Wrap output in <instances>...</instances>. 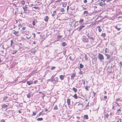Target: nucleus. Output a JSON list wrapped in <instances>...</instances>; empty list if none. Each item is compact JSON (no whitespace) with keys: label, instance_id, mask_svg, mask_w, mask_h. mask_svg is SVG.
Segmentation results:
<instances>
[{"label":"nucleus","instance_id":"1","mask_svg":"<svg viewBox=\"0 0 122 122\" xmlns=\"http://www.w3.org/2000/svg\"><path fill=\"white\" fill-rule=\"evenodd\" d=\"M98 58L100 60H101L104 59V57L103 55L99 53L98 56Z\"/></svg>","mask_w":122,"mask_h":122},{"label":"nucleus","instance_id":"2","mask_svg":"<svg viewBox=\"0 0 122 122\" xmlns=\"http://www.w3.org/2000/svg\"><path fill=\"white\" fill-rule=\"evenodd\" d=\"M82 41L84 43H87L89 42L88 39L86 38L85 37H84L82 38Z\"/></svg>","mask_w":122,"mask_h":122},{"label":"nucleus","instance_id":"3","mask_svg":"<svg viewBox=\"0 0 122 122\" xmlns=\"http://www.w3.org/2000/svg\"><path fill=\"white\" fill-rule=\"evenodd\" d=\"M22 7L23 10L25 11H24L23 13H26L25 11L27 10V7H26V5H25V6H23Z\"/></svg>","mask_w":122,"mask_h":122},{"label":"nucleus","instance_id":"4","mask_svg":"<svg viewBox=\"0 0 122 122\" xmlns=\"http://www.w3.org/2000/svg\"><path fill=\"white\" fill-rule=\"evenodd\" d=\"M33 83L32 81H27V83L29 85H30L32 84Z\"/></svg>","mask_w":122,"mask_h":122},{"label":"nucleus","instance_id":"5","mask_svg":"<svg viewBox=\"0 0 122 122\" xmlns=\"http://www.w3.org/2000/svg\"><path fill=\"white\" fill-rule=\"evenodd\" d=\"M67 103L68 106L70 105V99L68 98L67 100Z\"/></svg>","mask_w":122,"mask_h":122},{"label":"nucleus","instance_id":"6","mask_svg":"<svg viewBox=\"0 0 122 122\" xmlns=\"http://www.w3.org/2000/svg\"><path fill=\"white\" fill-rule=\"evenodd\" d=\"M78 106H81V107H80V108H82L83 107V105L82 103H79L78 104Z\"/></svg>","mask_w":122,"mask_h":122},{"label":"nucleus","instance_id":"7","mask_svg":"<svg viewBox=\"0 0 122 122\" xmlns=\"http://www.w3.org/2000/svg\"><path fill=\"white\" fill-rule=\"evenodd\" d=\"M8 107V105H6L5 104H4L2 106V108L5 109L7 108Z\"/></svg>","mask_w":122,"mask_h":122},{"label":"nucleus","instance_id":"8","mask_svg":"<svg viewBox=\"0 0 122 122\" xmlns=\"http://www.w3.org/2000/svg\"><path fill=\"white\" fill-rule=\"evenodd\" d=\"M85 25H82V26H80V27H79V30L80 31V30H82L83 27H85Z\"/></svg>","mask_w":122,"mask_h":122},{"label":"nucleus","instance_id":"9","mask_svg":"<svg viewBox=\"0 0 122 122\" xmlns=\"http://www.w3.org/2000/svg\"><path fill=\"white\" fill-rule=\"evenodd\" d=\"M64 76L62 75H61L60 76V79L62 80L64 79Z\"/></svg>","mask_w":122,"mask_h":122},{"label":"nucleus","instance_id":"10","mask_svg":"<svg viewBox=\"0 0 122 122\" xmlns=\"http://www.w3.org/2000/svg\"><path fill=\"white\" fill-rule=\"evenodd\" d=\"M105 55L107 57V59H108L110 58V55H108V54H105Z\"/></svg>","mask_w":122,"mask_h":122},{"label":"nucleus","instance_id":"11","mask_svg":"<svg viewBox=\"0 0 122 122\" xmlns=\"http://www.w3.org/2000/svg\"><path fill=\"white\" fill-rule=\"evenodd\" d=\"M48 17L47 16L44 19V20L46 22H47L48 20Z\"/></svg>","mask_w":122,"mask_h":122},{"label":"nucleus","instance_id":"12","mask_svg":"<svg viewBox=\"0 0 122 122\" xmlns=\"http://www.w3.org/2000/svg\"><path fill=\"white\" fill-rule=\"evenodd\" d=\"M97 28L98 29V30L99 32H101L102 31V29H101L100 27L99 26H98L97 27Z\"/></svg>","mask_w":122,"mask_h":122},{"label":"nucleus","instance_id":"13","mask_svg":"<svg viewBox=\"0 0 122 122\" xmlns=\"http://www.w3.org/2000/svg\"><path fill=\"white\" fill-rule=\"evenodd\" d=\"M21 3L23 5L25 4V2L24 0H22L21 1Z\"/></svg>","mask_w":122,"mask_h":122},{"label":"nucleus","instance_id":"14","mask_svg":"<svg viewBox=\"0 0 122 122\" xmlns=\"http://www.w3.org/2000/svg\"><path fill=\"white\" fill-rule=\"evenodd\" d=\"M30 51L31 53H35L36 52V51H35V50L34 49H32Z\"/></svg>","mask_w":122,"mask_h":122},{"label":"nucleus","instance_id":"15","mask_svg":"<svg viewBox=\"0 0 122 122\" xmlns=\"http://www.w3.org/2000/svg\"><path fill=\"white\" fill-rule=\"evenodd\" d=\"M75 75H76L75 74H72L71 76V78H72V79H73V78L75 76Z\"/></svg>","mask_w":122,"mask_h":122},{"label":"nucleus","instance_id":"16","mask_svg":"<svg viewBox=\"0 0 122 122\" xmlns=\"http://www.w3.org/2000/svg\"><path fill=\"white\" fill-rule=\"evenodd\" d=\"M57 79V77L55 78L53 80V81H54L55 82H56L58 81Z\"/></svg>","mask_w":122,"mask_h":122},{"label":"nucleus","instance_id":"17","mask_svg":"<svg viewBox=\"0 0 122 122\" xmlns=\"http://www.w3.org/2000/svg\"><path fill=\"white\" fill-rule=\"evenodd\" d=\"M14 31V32H13V34L15 35H16L17 34H18V31H15V30H13Z\"/></svg>","mask_w":122,"mask_h":122},{"label":"nucleus","instance_id":"18","mask_svg":"<svg viewBox=\"0 0 122 122\" xmlns=\"http://www.w3.org/2000/svg\"><path fill=\"white\" fill-rule=\"evenodd\" d=\"M84 21V20L83 19H82L81 20L79 21V23L81 24Z\"/></svg>","mask_w":122,"mask_h":122},{"label":"nucleus","instance_id":"19","mask_svg":"<svg viewBox=\"0 0 122 122\" xmlns=\"http://www.w3.org/2000/svg\"><path fill=\"white\" fill-rule=\"evenodd\" d=\"M37 120L38 121H40L42 120L43 119L42 118H37Z\"/></svg>","mask_w":122,"mask_h":122},{"label":"nucleus","instance_id":"20","mask_svg":"<svg viewBox=\"0 0 122 122\" xmlns=\"http://www.w3.org/2000/svg\"><path fill=\"white\" fill-rule=\"evenodd\" d=\"M72 89L75 92H76L77 91V89H76L75 88V87L73 88Z\"/></svg>","mask_w":122,"mask_h":122},{"label":"nucleus","instance_id":"21","mask_svg":"<svg viewBox=\"0 0 122 122\" xmlns=\"http://www.w3.org/2000/svg\"><path fill=\"white\" fill-rule=\"evenodd\" d=\"M89 86H86L85 87V89L87 91H88L89 90L88 88H89Z\"/></svg>","mask_w":122,"mask_h":122},{"label":"nucleus","instance_id":"22","mask_svg":"<svg viewBox=\"0 0 122 122\" xmlns=\"http://www.w3.org/2000/svg\"><path fill=\"white\" fill-rule=\"evenodd\" d=\"M84 117L86 119H88V115H85Z\"/></svg>","mask_w":122,"mask_h":122},{"label":"nucleus","instance_id":"23","mask_svg":"<svg viewBox=\"0 0 122 122\" xmlns=\"http://www.w3.org/2000/svg\"><path fill=\"white\" fill-rule=\"evenodd\" d=\"M106 34L105 33H102V34L101 36L103 37H105L106 36Z\"/></svg>","mask_w":122,"mask_h":122},{"label":"nucleus","instance_id":"24","mask_svg":"<svg viewBox=\"0 0 122 122\" xmlns=\"http://www.w3.org/2000/svg\"><path fill=\"white\" fill-rule=\"evenodd\" d=\"M73 97L76 99L77 98V97L76 94L74 95L73 96Z\"/></svg>","mask_w":122,"mask_h":122},{"label":"nucleus","instance_id":"25","mask_svg":"<svg viewBox=\"0 0 122 122\" xmlns=\"http://www.w3.org/2000/svg\"><path fill=\"white\" fill-rule=\"evenodd\" d=\"M116 101H119L120 102H122V100H121L120 98L116 99Z\"/></svg>","mask_w":122,"mask_h":122},{"label":"nucleus","instance_id":"26","mask_svg":"<svg viewBox=\"0 0 122 122\" xmlns=\"http://www.w3.org/2000/svg\"><path fill=\"white\" fill-rule=\"evenodd\" d=\"M83 66L81 64H80V68H83Z\"/></svg>","mask_w":122,"mask_h":122},{"label":"nucleus","instance_id":"27","mask_svg":"<svg viewBox=\"0 0 122 122\" xmlns=\"http://www.w3.org/2000/svg\"><path fill=\"white\" fill-rule=\"evenodd\" d=\"M58 109L57 107L56 106H55L54 108L53 109L56 110H58Z\"/></svg>","mask_w":122,"mask_h":122},{"label":"nucleus","instance_id":"28","mask_svg":"<svg viewBox=\"0 0 122 122\" xmlns=\"http://www.w3.org/2000/svg\"><path fill=\"white\" fill-rule=\"evenodd\" d=\"M88 13V12L87 11H85L83 13V15H85V14H87Z\"/></svg>","mask_w":122,"mask_h":122},{"label":"nucleus","instance_id":"29","mask_svg":"<svg viewBox=\"0 0 122 122\" xmlns=\"http://www.w3.org/2000/svg\"><path fill=\"white\" fill-rule=\"evenodd\" d=\"M81 81L82 82L83 84L85 85V80L84 79H83L81 80Z\"/></svg>","mask_w":122,"mask_h":122},{"label":"nucleus","instance_id":"30","mask_svg":"<svg viewBox=\"0 0 122 122\" xmlns=\"http://www.w3.org/2000/svg\"><path fill=\"white\" fill-rule=\"evenodd\" d=\"M115 28L116 29H117L118 30H120L121 29V28H118L117 27V26L116 25L115 27Z\"/></svg>","mask_w":122,"mask_h":122},{"label":"nucleus","instance_id":"31","mask_svg":"<svg viewBox=\"0 0 122 122\" xmlns=\"http://www.w3.org/2000/svg\"><path fill=\"white\" fill-rule=\"evenodd\" d=\"M30 93L28 94L27 95V97L29 98H30Z\"/></svg>","mask_w":122,"mask_h":122},{"label":"nucleus","instance_id":"32","mask_svg":"<svg viewBox=\"0 0 122 122\" xmlns=\"http://www.w3.org/2000/svg\"><path fill=\"white\" fill-rule=\"evenodd\" d=\"M17 51H13L12 54H16L17 52Z\"/></svg>","mask_w":122,"mask_h":122},{"label":"nucleus","instance_id":"33","mask_svg":"<svg viewBox=\"0 0 122 122\" xmlns=\"http://www.w3.org/2000/svg\"><path fill=\"white\" fill-rule=\"evenodd\" d=\"M85 58L86 60H88V58L87 57V56L86 55H85Z\"/></svg>","mask_w":122,"mask_h":122},{"label":"nucleus","instance_id":"34","mask_svg":"<svg viewBox=\"0 0 122 122\" xmlns=\"http://www.w3.org/2000/svg\"><path fill=\"white\" fill-rule=\"evenodd\" d=\"M56 68V67L55 66H53L51 67V70H54Z\"/></svg>","mask_w":122,"mask_h":122},{"label":"nucleus","instance_id":"35","mask_svg":"<svg viewBox=\"0 0 122 122\" xmlns=\"http://www.w3.org/2000/svg\"><path fill=\"white\" fill-rule=\"evenodd\" d=\"M78 22V21H76V22L74 24V25L75 26H77L78 25V24H76V23L77 22Z\"/></svg>","mask_w":122,"mask_h":122},{"label":"nucleus","instance_id":"36","mask_svg":"<svg viewBox=\"0 0 122 122\" xmlns=\"http://www.w3.org/2000/svg\"><path fill=\"white\" fill-rule=\"evenodd\" d=\"M66 43L65 42H63L62 43V46H65L66 45Z\"/></svg>","mask_w":122,"mask_h":122},{"label":"nucleus","instance_id":"37","mask_svg":"<svg viewBox=\"0 0 122 122\" xmlns=\"http://www.w3.org/2000/svg\"><path fill=\"white\" fill-rule=\"evenodd\" d=\"M121 111V110L120 109H118L117 110V112L118 113H120Z\"/></svg>","mask_w":122,"mask_h":122},{"label":"nucleus","instance_id":"38","mask_svg":"<svg viewBox=\"0 0 122 122\" xmlns=\"http://www.w3.org/2000/svg\"><path fill=\"white\" fill-rule=\"evenodd\" d=\"M104 3H103L102 2H101L100 3V4H99V5L100 6H102L103 4Z\"/></svg>","mask_w":122,"mask_h":122},{"label":"nucleus","instance_id":"39","mask_svg":"<svg viewBox=\"0 0 122 122\" xmlns=\"http://www.w3.org/2000/svg\"><path fill=\"white\" fill-rule=\"evenodd\" d=\"M86 46L87 47H91L90 45L89 44H87L86 45Z\"/></svg>","mask_w":122,"mask_h":122},{"label":"nucleus","instance_id":"40","mask_svg":"<svg viewBox=\"0 0 122 122\" xmlns=\"http://www.w3.org/2000/svg\"><path fill=\"white\" fill-rule=\"evenodd\" d=\"M121 119H118V120L117 121V122H122L121 121Z\"/></svg>","mask_w":122,"mask_h":122},{"label":"nucleus","instance_id":"41","mask_svg":"<svg viewBox=\"0 0 122 122\" xmlns=\"http://www.w3.org/2000/svg\"><path fill=\"white\" fill-rule=\"evenodd\" d=\"M43 115V114L42 113V112H40L39 114V116H40V115Z\"/></svg>","mask_w":122,"mask_h":122},{"label":"nucleus","instance_id":"42","mask_svg":"<svg viewBox=\"0 0 122 122\" xmlns=\"http://www.w3.org/2000/svg\"><path fill=\"white\" fill-rule=\"evenodd\" d=\"M66 50H65L64 51V52H63V53L64 55H66Z\"/></svg>","mask_w":122,"mask_h":122},{"label":"nucleus","instance_id":"43","mask_svg":"<svg viewBox=\"0 0 122 122\" xmlns=\"http://www.w3.org/2000/svg\"><path fill=\"white\" fill-rule=\"evenodd\" d=\"M109 116V115L108 114H107L105 115V117L107 118H108V117Z\"/></svg>","mask_w":122,"mask_h":122},{"label":"nucleus","instance_id":"44","mask_svg":"<svg viewBox=\"0 0 122 122\" xmlns=\"http://www.w3.org/2000/svg\"><path fill=\"white\" fill-rule=\"evenodd\" d=\"M61 11L62 12H63L64 11V8H62L61 9Z\"/></svg>","mask_w":122,"mask_h":122},{"label":"nucleus","instance_id":"45","mask_svg":"<svg viewBox=\"0 0 122 122\" xmlns=\"http://www.w3.org/2000/svg\"><path fill=\"white\" fill-rule=\"evenodd\" d=\"M36 112H33V114H32V116H34L36 115Z\"/></svg>","mask_w":122,"mask_h":122},{"label":"nucleus","instance_id":"46","mask_svg":"<svg viewBox=\"0 0 122 122\" xmlns=\"http://www.w3.org/2000/svg\"><path fill=\"white\" fill-rule=\"evenodd\" d=\"M89 39H90L92 40H94V39L92 37H89Z\"/></svg>","mask_w":122,"mask_h":122},{"label":"nucleus","instance_id":"47","mask_svg":"<svg viewBox=\"0 0 122 122\" xmlns=\"http://www.w3.org/2000/svg\"><path fill=\"white\" fill-rule=\"evenodd\" d=\"M33 8L35 9H37L38 8V7H33Z\"/></svg>","mask_w":122,"mask_h":122},{"label":"nucleus","instance_id":"48","mask_svg":"<svg viewBox=\"0 0 122 122\" xmlns=\"http://www.w3.org/2000/svg\"><path fill=\"white\" fill-rule=\"evenodd\" d=\"M7 98H8L7 97H5L4 98V100H6L7 99Z\"/></svg>","mask_w":122,"mask_h":122},{"label":"nucleus","instance_id":"49","mask_svg":"<svg viewBox=\"0 0 122 122\" xmlns=\"http://www.w3.org/2000/svg\"><path fill=\"white\" fill-rule=\"evenodd\" d=\"M105 52L106 53L107 52V48H105Z\"/></svg>","mask_w":122,"mask_h":122},{"label":"nucleus","instance_id":"50","mask_svg":"<svg viewBox=\"0 0 122 122\" xmlns=\"http://www.w3.org/2000/svg\"><path fill=\"white\" fill-rule=\"evenodd\" d=\"M35 21H33V22L32 25H35Z\"/></svg>","mask_w":122,"mask_h":122},{"label":"nucleus","instance_id":"51","mask_svg":"<svg viewBox=\"0 0 122 122\" xmlns=\"http://www.w3.org/2000/svg\"><path fill=\"white\" fill-rule=\"evenodd\" d=\"M32 35L34 36V38H35V34L34 33H32Z\"/></svg>","mask_w":122,"mask_h":122},{"label":"nucleus","instance_id":"52","mask_svg":"<svg viewBox=\"0 0 122 122\" xmlns=\"http://www.w3.org/2000/svg\"><path fill=\"white\" fill-rule=\"evenodd\" d=\"M30 37H31V36H30L29 37H28L26 36V38L27 39H30Z\"/></svg>","mask_w":122,"mask_h":122},{"label":"nucleus","instance_id":"53","mask_svg":"<svg viewBox=\"0 0 122 122\" xmlns=\"http://www.w3.org/2000/svg\"><path fill=\"white\" fill-rule=\"evenodd\" d=\"M119 64H120V65H121V66L122 67V62H119Z\"/></svg>","mask_w":122,"mask_h":122},{"label":"nucleus","instance_id":"54","mask_svg":"<svg viewBox=\"0 0 122 122\" xmlns=\"http://www.w3.org/2000/svg\"><path fill=\"white\" fill-rule=\"evenodd\" d=\"M25 27H23L22 28V30H25Z\"/></svg>","mask_w":122,"mask_h":122},{"label":"nucleus","instance_id":"55","mask_svg":"<svg viewBox=\"0 0 122 122\" xmlns=\"http://www.w3.org/2000/svg\"><path fill=\"white\" fill-rule=\"evenodd\" d=\"M69 9V6H67V11H68Z\"/></svg>","mask_w":122,"mask_h":122},{"label":"nucleus","instance_id":"56","mask_svg":"<svg viewBox=\"0 0 122 122\" xmlns=\"http://www.w3.org/2000/svg\"><path fill=\"white\" fill-rule=\"evenodd\" d=\"M84 2L85 3H86L87 2V0H84Z\"/></svg>","mask_w":122,"mask_h":122},{"label":"nucleus","instance_id":"57","mask_svg":"<svg viewBox=\"0 0 122 122\" xmlns=\"http://www.w3.org/2000/svg\"><path fill=\"white\" fill-rule=\"evenodd\" d=\"M1 122H5V120H2L1 121Z\"/></svg>","mask_w":122,"mask_h":122},{"label":"nucleus","instance_id":"58","mask_svg":"<svg viewBox=\"0 0 122 122\" xmlns=\"http://www.w3.org/2000/svg\"><path fill=\"white\" fill-rule=\"evenodd\" d=\"M104 98L105 99H106L107 98V97L106 96H105L104 97Z\"/></svg>","mask_w":122,"mask_h":122},{"label":"nucleus","instance_id":"59","mask_svg":"<svg viewBox=\"0 0 122 122\" xmlns=\"http://www.w3.org/2000/svg\"><path fill=\"white\" fill-rule=\"evenodd\" d=\"M55 15V14L54 13H53L52 14V16H53V17H54V16Z\"/></svg>","mask_w":122,"mask_h":122},{"label":"nucleus","instance_id":"60","mask_svg":"<svg viewBox=\"0 0 122 122\" xmlns=\"http://www.w3.org/2000/svg\"><path fill=\"white\" fill-rule=\"evenodd\" d=\"M94 60L95 61L97 60V58L96 57H95L94 58Z\"/></svg>","mask_w":122,"mask_h":122},{"label":"nucleus","instance_id":"61","mask_svg":"<svg viewBox=\"0 0 122 122\" xmlns=\"http://www.w3.org/2000/svg\"><path fill=\"white\" fill-rule=\"evenodd\" d=\"M18 112L20 113H21V112L20 110H19L18 111Z\"/></svg>","mask_w":122,"mask_h":122},{"label":"nucleus","instance_id":"62","mask_svg":"<svg viewBox=\"0 0 122 122\" xmlns=\"http://www.w3.org/2000/svg\"><path fill=\"white\" fill-rule=\"evenodd\" d=\"M37 82V81H34V83L35 84Z\"/></svg>","mask_w":122,"mask_h":122},{"label":"nucleus","instance_id":"63","mask_svg":"<svg viewBox=\"0 0 122 122\" xmlns=\"http://www.w3.org/2000/svg\"><path fill=\"white\" fill-rule=\"evenodd\" d=\"M104 94H107V92L106 91H104Z\"/></svg>","mask_w":122,"mask_h":122},{"label":"nucleus","instance_id":"64","mask_svg":"<svg viewBox=\"0 0 122 122\" xmlns=\"http://www.w3.org/2000/svg\"><path fill=\"white\" fill-rule=\"evenodd\" d=\"M112 113H111L110 114V115L111 116L112 115Z\"/></svg>","mask_w":122,"mask_h":122}]
</instances>
